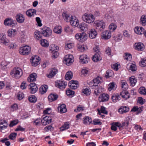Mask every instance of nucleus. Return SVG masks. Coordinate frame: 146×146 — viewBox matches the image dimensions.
<instances>
[{"label": "nucleus", "instance_id": "obj_53", "mask_svg": "<svg viewBox=\"0 0 146 146\" xmlns=\"http://www.w3.org/2000/svg\"><path fill=\"white\" fill-rule=\"evenodd\" d=\"M91 90L88 88H86L85 89H84L82 90V92L84 93L86 96H88L91 93Z\"/></svg>", "mask_w": 146, "mask_h": 146}, {"label": "nucleus", "instance_id": "obj_62", "mask_svg": "<svg viewBox=\"0 0 146 146\" xmlns=\"http://www.w3.org/2000/svg\"><path fill=\"white\" fill-rule=\"evenodd\" d=\"M113 71L111 70H109L107 71L106 75V78H108L112 76L113 74Z\"/></svg>", "mask_w": 146, "mask_h": 146}, {"label": "nucleus", "instance_id": "obj_20", "mask_svg": "<svg viewBox=\"0 0 146 146\" xmlns=\"http://www.w3.org/2000/svg\"><path fill=\"white\" fill-rule=\"evenodd\" d=\"M97 34V32L94 29H91L89 33V37L91 39L95 38Z\"/></svg>", "mask_w": 146, "mask_h": 146}, {"label": "nucleus", "instance_id": "obj_35", "mask_svg": "<svg viewBox=\"0 0 146 146\" xmlns=\"http://www.w3.org/2000/svg\"><path fill=\"white\" fill-rule=\"evenodd\" d=\"M58 72L57 70L55 68H52L50 70L49 74L48 76L49 78L53 77Z\"/></svg>", "mask_w": 146, "mask_h": 146}, {"label": "nucleus", "instance_id": "obj_12", "mask_svg": "<svg viewBox=\"0 0 146 146\" xmlns=\"http://www.w3.org/2000/svg\"><path fill=\"white\" fill-rule=\"evenodd\" d=\"M52 119L51 117L49 115H47L45 116L41 121V123L43 125H46L50 123L52 121Z\"/></svg>", "mask_w": 146, "mask_h": 146}, {"label": "nucleus", "instance_id": "obj_28", "mask_svg": "<svg viewBox=\"0 0 146 146\" xmlns=\"http://www.w3.org/2000/svg\"><path fill=\"white\" fill-rule=\"evenodd\" d=\"M129 81L130 84V85L132 86H135L137 83V80L135 78V76H132L129 78Z\"/></svg>", "mask_w": 146, "mask_h": 146}, {"label": "nucleus", "instance_id": "obj_23", "mask_svg": "<svg viewBox=\"0 0 146 146\" xmlns=\"http://www.w3.org/2000/svg\"><path fill=\"white\" fill-rule=\"evenodd\" d=\"M58 97V95L56 94H51L48 96V98L49 101L52 102L56 100Z\"/></svg>", "mask_w": 146, "mask_h": 146}, {"label": "nucleus", "instance_id": "obj_59", "mask_svg": "<svg viewBox=\"0 0 146 146\" xmlns=\"http://www.w3.org/2000/svg\"><path fill=\"white\" fill-rule=\"evenodd\" d=\"M74 46V44L72 43H67L66 44L65 48L67 50L72 48Z\"/></svg>", "mask_w": 146, "mask_h": 146}, {"label": "nucleus", "instance_id": "obj_5", "mask_svg": "<svg viewBox=\"0 0 146 146\" xmlns=\"http://www.w3.org/2000/svg\"><path fill=\"white\" fill-rule=\"evenodd\" d=\"M41 32L44 37H49L52 35V31L50 28L45 27L42 28Z\"/></svg>", "mask_w": 146, "mask_h": 146}, {"label": "nucleus", "instance_id": "obj_25", "mask_svg": "<svg viewBox=\"0 0 146 146\" xmlns=\"http://www.w3.org/2000/svg\"><path fill=\"white\" fill-rule=\"evenodd\" d=\"M30 86H31V92L32 94H34L38 90V88L36 85L35 83H32L30 84Z\"/></svg>", "mask_w": 146, "mask_h": 146}, {"label": "nucleus", "instance_id": "obj_9", "mask_svg": "<svg viewBox=\"0 0 146 146\" xmlns=\"http://www.w3.org/2000/svg\"><path fill=\"white\" fill-rule=\"evenodd\" d=\"M64 59L66 64L67 66L70 65L74 61L73 57L70 54L66 55L64 57Z\"/></svg>", "mask_w": 146, "mask_h": 146}, {"label": "nucleus", "instance_id": "obj_27", "mask_svg": "<svg viewBox=\"0 0 146 146\" xmlns=\"http://www.w3.org/2000/svg\"><path fill=\"white\" fill-rule=\"evenodd\" d=\"M7 33L8 36L10 37H12L16 35L17 31L15 29H11L8 30Z\"/></svg>", "mask_w": 146, "mask_h": 146}, {"label": "nucleus", "instance_id": "obj_34", "mask_svg": "<svg viewBox=\"0 0 146 146\" xmlns=\"http://www.w3.org/2000/svg\"><path fill=\"white\" fill-rule=\"evenodd\" d=\"M77 47L78 50L81 52H84L88 49L87 45L85 44L79 45Z\"/></svg>", "mask_w": 146, "mask_h": 146}, {"label": "nucleus", "instance_id": "obj_11", "mask_svg": "<svg viewBox=\"0 0 146 146\" xmlns=\"http://www.w3.org/2000/svg\"><path fill=\"white\" fill-rule=\"evenodd\" d=\"M40 58L38 56H33L31 59L32 65L34 66H37L40 64Z\"/></svg>", "mask_w": 146, "mask_h": 146}, {"label": "nucleus", "instance_id": "obj_7", "mask_svg": "<svg viewBox=\"0 0 146 146\" xmlns=\"http://www.w3.org/2000/svg\"><path fill=\"white\" fill-rule=\"evenodd\" d=\"M94 23L97 28L101 31L104 30L105 28V23L102 20L95 21Z\"/></svg>", "mask_w": 146, "mask_h": 146}, {"label": "nucleus", "instance_id": "obj_4", "mask_svg": "<svg viewBox=\"0 0 146 146\" xmlns=\"http://www.w3.org/2000/svg\"><path fill=\"white\" fill-rule=\"evenodd\" d=\"M31 50V47L27 45L21 47L19 49V53L23 55L28 54L30 53Z\"/></svg>", "mask_w": 146, "mask_h": 146}, {"label": "nucleus", "instance_id": "obj_60", "mask_svg": "<svg viewBox=\"0 0 146 146\" xmlns=\"http://www.w3.org/2000/svg\"><path fill=\"white\" fill-rule=\"evenodd\" d=\"M17 135V133H12L9 135V138L10 139L14 140L15 138Z\"/></svg>", "mask_w": 146, "mask_h": 146}, {"label": "nucleus", "instance_id": "obj_44", "mask_svg": "<svg viewBox=\"0 0 146 146\" xmlns=\"http://www.w3.org/2000/svg\"><path fill=\"white\" fill-rule=\"evenodd\" d=\"M98 111L99 115H101L102 113L105 114H107L108 113V111L106 110V108L103 106H101L100 110H98Z\"/></svg>", "mask_w": 146, "mask_h": 146}, {"label": "nucleus", "instance_id": "obj_10", "mask_svg": "<svg viewBox=\"0 0 146 146\" xmlns=\"http://www.w3.org/2000/svg\"><path fill=\"white\" fill-rule=\"evenodd\" d=\"M111 35L110 32L109 31L106 30L102 33L101 36L102 39L107 40L111 38Z\"/></svg>", "mask_w": 146, "mask_h": 146}, {"label": "nucleus", "instance_id": "obj_45", "mask_svg": "<svg viewBox=\"0 0 146 146\" xmlns=\"http://www.w3.org/2000/svg\"><path fill=\"white\" fill-rule=\"evenodd\" d=\"M64 109V104H59L58 105L57 107L58 112L61 113H64L63 110Z\"/></svg>", "mask_w": 146, "mask_h": 146}, {"label": "nucleus", "instance_id": "obj_21", "mask_svg": "<svg viewBox=\"0 0 146 146\" xmlns=\"http://www.w3.org/2000/svg\"><path fill=\"white\" fill-rule=\"evenodd\" d=\"M37 77V75L35 73H33L30 75L28 77L27 80L29 82H31L35 81L36 78Z\"/></svg>", "mask_w": 146, "mask_h": 146}, {"label": "nucleus", "instance_id": "obj_6", "mask_svg": "<svg viewBox=\"0 0 146 146\" xmlns=\"http://www.w3.org/2000/svg\"><path fill=\"white\" fill-rule=\"evenodd\" d=\"M75 37L76 39L78 41L82 42H84L87 39V36L84 33H78L76 34Z\"/></svg>", "mask_w": 146, "mask_h": 146}, {"label": "nucleus", "instance_id": "obj_48", "mask_svg": "<svg viewBox=\"0 0 146 146\" xmlns=\"http://www.w3.org/2000/svg\"><path fill=\"white\" fill-rule=\"evenodd\" d=\"M120 98V96L118 94H113L111 96L112 101L115 102L119 100Z\"/></svg>", "mask_w": 146, "mask_h": 146}, {"label": "nucleus", "instance_id": "obj_36", "mask_svg": "<svg viewBox=\"0 0 146 146\" xmlns=\"http://www.w3.org/2000/svg\"><path fill=\"white\" fill-rule=\"evenodd\" d=\"M40 43L42 46L44 47H48L49 46V43L48 41L46 39H42L40 41Z\"/></svg>", "mask_w": 146, "mask_h": 146}, {"label": "nucleus", "instance_id": "obj_58", "mask_svg": "<svg viewBox=\"0 0 146 146\" xmlns=\"http://www.w3.org/2000/svg\"><path fill=\"white\" fill-rule=\"evenodd\" d=\"M64 17H65L64 20L67 22H70L71 19V16L70 17L69 14L64 13Z\"/></svg>", "mask_w": 146, "mask_h": 146}, {"label": "nucleus", "instance_id": "obj_18", "mask_svg": "<svg viewBox=\"0 0 146 146\" xmlns=\"http://www.w3.org/2000/svg\"><path fill=\"white\" fill-rule=\"evenodd\" d=\"M144 29L142 27H136L134 29L135 33L139 35H141L144 33Z\"/></svg>", "mask_w": 146, "mask_h": 146}, {"label": "nucleus", "instance_id": "obj_47", "mask_svg": "<svg viewBox=\"0 0 146 146\" xmlns=\"http://www.w3.org/2000/svg\"><path fill=\"white\" fill-rule=\"evenodd\" d=\"M75 92L74 91L68 89L66 91V94L67 95L70 97H72L74 96Z\"/></svg>", "mask_w": 146, "mask_h": 146}, {"label": "nucleus", "instance_id": "obj_54", "mask_svg": "<svg viewBox=\"0 0 146 146\" xmlns=\"http://www.w3.org/2000/svg\"><path fill=\"white\" fill-rule=\"evenodd\" d=\"M140 66L142 67H144L146 66V58L142 59L139 62Z\"/></svg>", "mask_w": 146, "mask_h": 146}, {"label": "nucleus", "instance_id": "obj_17", "mask_svg": "<svg viewBox=\"0 0 146 146\" xmlns=\"http://www.w3.org/2000/svg\"><path fill=\"white\" fill-rule=\"evenodd\" d=\"M79 59L80 62L82 64L87 63L89 60V58H88L87 56L84 54L80 56Z\"/></svg>", "mask_w": 146, "mask_h": 146}, {"label": "nucleus", "instance_id": "obj_14", "mask_svg": "<svg viewBox=\"0 0 146 146\" xmlns=\"http://www.w3.org/2000/svg\"><path fill=\"white\" fill-rule=\"evenodd\" d=\"M0 41L4 44L9 43V40L7 38L6 35L3 33L0 34Z\"/></svg>", "mask_w": 146, "mask_h": 146}, {"label": "nucleus", "instance_id": "obj_8", "mask_svg": "<svg viewBox=\"0 0 146 146\" xmlns=\"http://www.w3.org/2000/svg\"><path fill=\"white\" fill-rule=\"evenodd\" d=\"M16 21L11 19L7 18L4 21V24L6 26H10L11 27H15L16 25Z\"/></svg>", "mask_w": 146, "mask_h": 146}, {"label": "nucleus", "instance_id": "obj_61", "mask_svg": "<svg viewBox=\"0 0 146 146\" xmlns=\"http://www.w3.org/2000/svg\"><path fill=\"white\" fill-rule=\"evenodd\" d=\"M131 58V55L130 54L125 53V56H124V58L125 60H130Z\"/></svg>", "mask_w": 146, "mask_h": 146}, {"label": "nucleus", "instance_id": "obj_3", "mask_svg": "<svg viewBox=\"0 0 146 146\" xmlns=\"http://www.w3.org/2000/svg\"><path fill=\"white\" fill-rule=\"evenodd\" d=\"M101 78L98 76L89 82L90 87H91L92 89L95 88V87H98V84L101 83Z\"/></svg>", "mask_w": 146, "mask_h": 146}, {"label": "nucleus", "instance_id": "obj_43", "mask_svg": "<svg viewBox=\"0 0 146 146\" xmlns=\"http://www.w3.org/2000/svg\"><path fill=\"white\" fill-rule=\"evenodd\" d=\"M62 31V27L60 26H56L53 29L54 32L57 34H60Z\"/></svg>", "mask_w": 146, "mask_h": 146}, {"label": "nucleus", "instance_id": "obj_30", "mask_svg": "<svg viewBox=\"0 0 146 146\" xmlns=\"http://www.w3.org/2000/svg\"><path fill=\"white\" fill-rule=\"evenodd\" d=\"M135 49L139 50H142L144 49V45L141 43H136L135 44Z\"/></svg>", "mask_w": 146, "mask_h": 146}, {"label": "nucleus", "instance_id": "obj_13", "mask_svg": "<svg viewBox=\"0 0 146 146\" xmlns=\"http://www.w3.org/2000/svg\"><path fill=\"white\" fill-rule=\"evenodd\" d=\"M70 22V24L74 27H77L79 24L78 20L75 16H71V19Z\"/></svg>", "mask_w": 146, "mask_h": 146}, {"label": "nucleus", "instance_id": "obj_52", "mask_svg": "<svg viewBox=\"0 0 146 146\" xmlns=\"http://www.w3.org/2000/svg\"><path fill=\"white\" fill-rule=\"evenodd\" d=\"M28 99L30 102L32 103L35 102L37 101L36 98L35 96L34 95L30 96L29 97Z\"/></svg>", "mask_w": 146, "mask_h": 146}, {"label": "nucleus", "instance_id": "obj_22", "mask_svg": "<svg viewBox=\"0 0 146 146\" xmlns=\"http://www.w3.org/2000/svg\"><path fill=\"white\" fill-rule=\"evenodd\" d=\"M129 111V108L126 106H121L118 110V112L121 114L126 113Z\"/></svg>", "mask_w": 146, "mask_h": 146}, {"label": "nucleus", "instance_id": "obj_49", "mask_svg": "<svg viewBox=\"0 0 146 146\" xmlns=\"http://www.w3.org/2000/svg\"><path fill=\"white\" fill-rule=\"evenodd\" d=\"M72 32V28L68 26H66L64 28V32L68 34H70Z\"/></svg>", "mask_w": 146, "mask_h": 146}, {"label": "nucleus", "instance_id": "obj_26", "mask_svg": "<svg viewBox=\"0 0 146 146\" xmlns=\"http://www.w3.org/2000/svg\"><path fill=\"white\" fill-rule=\"evenodd\" d=\"M83 119V123L86 125L90 124L92 121L91 118L88 116H86Z\"/></svg>", "mask_w": 146, "mask_h": 146}, {"label": "nucleus", "instance_id": "obj_19", "mask_svg": "<svg viewBox=\"0 0 146 146\" xmlns=\"http://www.w3.org/2000/svg\"><path fill=\"white\" fill-rule=\"evenodd\" d=\"M16 19L17 21L20 23H22L24 22L25 18L23 15L20 13L17 14L16 16Z\"/></svg>", "mask_w": 146, "mask_h": 146}, {"label": "nucleus", "instance_id": "obj_37", "mask_svg": "<svg viewBox=\"0 0 146 146\" xmlns=\"http://www.w3.org/2000/svg\"><path fill=\"white\" fill-rule=\"evenodd\" d=\"M56 50H57V48ZM50 50L52 51V57L56 58L58 56L59 53L57 50H55V48H51Z\"/></svg>", "mask_w": 146, "mask_h": 146}, {"label": "nucleus", "instance_id": "obj_51", "mask_svg": "<svg viewBox=\"0 0 146 146\" xmlns=\"http://www.w3.org/2000/svg\"><path fill=\"white\" fill-rule=\"evenodd\" d=\"M139 92L141 94L146 95V89L144 87H141L139 90Z\"/></svg>", "mask_w": 146, "mask_h": 146}, {"label": "nucleus", "instance_id": "obj_55", "mask_svg": "<svg viewBox=\"0 0 146 146\" xmlns=\"http://www.w3.org/2000/svg\"><path fill=\"white\" fill-rule=\"evenodd\" d=\"M122 35L121 34H118L117 37L113 36V38L116 41L118 42L121 40L122 38Z\"/></svg>", "mask_w": 146, "mask_h": 146}, {"label": "nucleus", "instance_id": "obj_40", "mask_svg": "<svg viewBox=\"0 0 146 146\" xmlns=\"http://www.w3.org/2000/svg\"><path fill=\"white\" fill-rule=\"evenodd\" d=\"M102 59L99 53H96L93 56L92 60L94 62H96Z\"/></svg>", "mask_w": 146, "mask_h": 146}, {"label": "nucleus", "instance_id": "obj_42", "mask_svg": "<svg viewBox=\"0 0 146 146\" xmlns=\"http://www.w3.org/2000/svg\"><path fill=\"white\" fill-rule=\"evenodd\" d=\"M117 28V26L113 23H111L109 27V31L111 32H114Z\"/></svg>", "mask_w": 146, "mask_h": 146}, {"label": "nucleus", "instance_id": "obj_56", "mask_svg": "<svg viewBox=\"0 0 146 146\" xmlns=\"http://www.w3.org/2000/svg\"><path fill=\"white\" fill-rule=\"evenodd\" d=\"M84 108L81 105L78 106L76 109L74 110V111L76 112H78L80 111H82L84 110Z\"/></svg>", "mask_w": 146, "mask_h": 146}, {"label": "nucleus", "instance_id": "obj_24", "mask_svg": "<svg viewBox=\"0 0 146 146\" xmlns=\"http://www.w3.org/2000/svg\"><path fill=\"white\" fill-rule=\"evenodd\" d=\"M55 86L61 90L64 88V82L63 81L58 80L55 82Z\"/></svg>", "mask_w": 146, "mask_h": 146}, {"label": "nucleus", "instance_id": "obj_39", "mask_svg": "<svg viewBox=\"0 0 146 146\" xmlns=\"http://www.w3.org/2000/svg\"><path fill=\"white\" fill-rule=\"evenodd\" d=\"M73 76L72 73L71 71H68L65 76V79L67 80H70L71 79Z\"/></svg>", "mask_w": 146, "mask_h": 146}, {"label": "nucleus", "instance_id": "obj_16", "mask_svg": "<svg viewBox=\"0 0 146 146\" xmlns=\"http://www.w3.org/2000/svg\"><path fill=\"white\" fill-rule=\"evenodd\" d=\"M109 99V96L107 94H103L100 95L99 97V100L100 102H104L108 101Z\"/></svg>", "mask_w": 146, "mask_h": 146}, {"label": "nucleus", "instance_id": "obj_33", "mask_svg": "<svg viewBox=\"0 0 146 146\" xmlns=\"http://www.w3.org/2000/svg\"><path fill=\"white\" fill-rule=\"evenodd\" d=\"M120 95L123 98L125 99H127L129 98V93L126 90H123L120 93Z\"/></svg>", "mask_w": 146, "mask_h": 146}, {"label": "nucleus", "instance_id": "obj_15", "mask_svg": "<svg viewBox=\"0 0 146 146\" xmlns=\"http://www.w3.org/2000/svg\"><path fill=\"white\" fill-rule=\"evenodd\" d=\"M79 28L80 29V31L82 32L87 31L89 29V27L87 24L82 23L80 24Z\"/></svg>", "mask_w": 146, "mask_h": 146}, {"label": "nucleus", "instance_id": "obj_57", "mask_svg": "<svg viewBox=\"0 0 146 146\" xmlns=\"http://www.w3.org/2000/svg\"><path fill=\"white\" fill-rule=\"evenodd\" d=\"M129 119L128 117H127L126 118L124 122H122V125H123V127L124 126H127L129 124Z\"/></svg>", "mask_w": 146, "mask_h": 146}, {"label": "nucleus", "instance_id": "obj_50", "mask_svg": "<svg viewBox=\"0 0 146 146\" xmlns=\"http://www.w3.org/2000/svg\"><path fill=\"white\" fill-rule=\"evenodd\" d=\"M121 88L123 90H126L128 88V85L126 82L122 81L121 82Z\"/></svg>", "mask_w": 146, "mask_h": 146}, {"label": "nucleus", "instance_id": "obj_63", "mask_svg": "<svg viewBox=\"0 0 146 146\" xmlns=\"http://www.w3.org/2000/svg\"><path fill=\"white\" fill-rule=\"evenodd\" d=\"M51 113V109L50 108H48L43 111V113L45 114H48V115L49 116V114Z\"/></svg>", "mask_w": 146, "mask_h": 146}, {"label": "nucleus", "instance_id": "obj_32", "mask_svg": "<svg viewBox=\"0 0 146 146\" xmlns=\"http://www.w3.org/2000/svg\"><path fill=\"white\" fill-rule=\"evenodd\" d=\"M7 122L5 120H0V129L1 130L5 129L7 127Z\"/></svg>", "mask_w": 146, "mask_h": 146}, {"label": "nucleus", "instance_id": "obj_38", "mask_svg": "<svg viewBox=\"0 0 146 146\" xmlns=\"http://www.w3.org/2000/svg\"><path fill=\"white\" fill-rule=\"evenodd\" d=\"M128 66L129 67V70L130 71L134 72L136 71L137 69V67L135 63L132 64L130 66H129V65L128 64L127 67V69H128Z\"/></svg>", "mask_w": 146, "mask_h": 146}, {"label": "nucleus", "instance_id": "obj_46", "mask_svg": "<svg viewBox=\"0 0 146 146\" xmlns=\"http://www.w3.org/2000/svg\"><path fill=\"white\" fill-rule=\"evenodd\" d=\"M35 37L37 40L41 38L42 36L40 32L37 30L34 33Z\"/></svg>", "mask_w": 146, "mask_h": 146}, {"label": "nucleus", "instance_id": "obj_29", "mask_svg": "<svg viewBox=\"0 0 146 146\" xmlns=\"http://www.w3.org/2000/svg\"><path fill=\"white\" fill-rule=\"evenodd\" d=\"M36 11L33 9H29L27 11L26 14L29 17H31L36 14Z\"/></svg>", "mask_w": 146, "mask_h": 146}, {"label": "nucleus", "instance_id": "obj_31", "mask_svg": "<svg viewBox=\"0 0 146 146\" xmlns=\"http://www.w3.org/2000/svg\"><path fill=\"white\" fill-rule=\"evenodd\" d=\"M140 23L143 26L146 25V15H143L141 17L140 19Z\"/></svg>", "mask_w": 146, "mask_h": 146}, {"label": "nucleus", "instance_id": "obj_41", "mask_svg": "<svg viewBox=\"0 0 146 146\" xmlns=\"http://www.w3.org/2000/svg\"><path fill=\"white\" fill-rule=\"evenodd\" d=\"M48 88V86L46 85L42 86L39 89L40 92L42 94H44L46 92Z\"/></svg>", "mask_w": 146, "mask_h": 146}, {"label": "nucleus", "instance_id": "obj_2", "mask_svg": "<svg viewBox=\"0 0 146 146\" xmlns=\"http://www.w3.org/2000/svg\"><path fill=\"white\" fill-rule=\"evenodd\" d=\"M82 18L83 21L88 23H93L95 20L94 16L91 14L85 13L83 15Z\"/></svg>", "mask_w": 146, "mask_h": 146}, {"label": "nucleus", "instance_id": "obj_64", "mask_svg": "<svg viewBox=\"0 0 146 146\" xmlns=\"http://www.w3.org/2000/svg\"><path fill=\"white\" fill-rule=\"evenodd\" d=\"M77 84H74L68 83V85L70 88L72 89H76L77 88Z\"/></svg>", "mask_w": 146, "mask_h": 146}, {"label": "nucleus", "instance_id": "obj_1", "mask_svg": "<svg viewBox=\"0 0 146 146\" xmlns=\"http://www.w3.org/2000/svg\"><path fill=\"white\" fill-rule=\"evenodd\" d=\"M23 74L22 70L19 67H15L11 71L10 75L12 77L17 79L19 78Z\"/></svg>", "mask_w": 146, "mask_h": 146}]
</instances>
